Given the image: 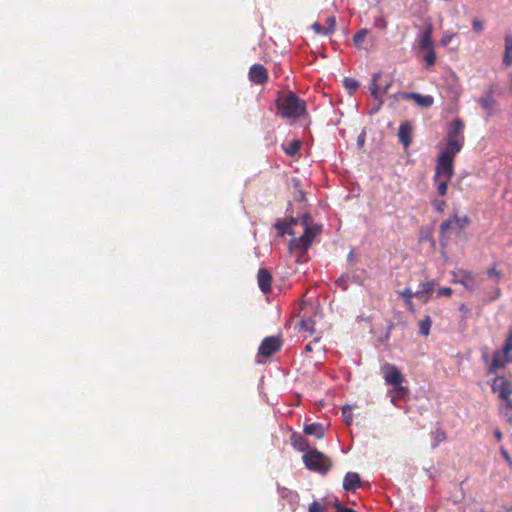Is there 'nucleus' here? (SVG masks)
I'll return each mask as SVG.
<instances>
[{
  "mask_svg": "<svg viewBox=\"0 0 512 512\" xmlns=\"http://www.w3.org/2000/svg\"><path fill=\"white\" fill-rule=\"evenodd\" d=\"M503 63L506 66L512 65V34H507L505 36V52Z\"/></svg>",
  "mask_w": 512,
  "mask_h": 512,
  "instance_id": "aec40b11",
  "label": "nucleus"
},
{
  "mask_svg": "<svg viewBox=\"0 0 512 512\" xmlns=\"http://www.w3.org/2000/svg\"><path fill=\"white\" fill-rule=\"evenodd\" d=\"M461 149V140L447 139L445 150L437 158L433 179L437 184V191L440 196H444L447 193L448 182L454 175V158Z\"/></svg>",
  "mask_w": 512,
  "mask_h": 512,
  "instance_id": "f257e3e1",
  "label": "nucleus"
},
{
  "mask_svg": "<svg viewBox=\"0 0 512 512\" xmlns=\"http://www.w3.org/2000/svg\"><path fill=\"white\" fill-rule=\"evenodd\" d=\"M501 295H502L501 289L498 286H496V287L493 288V290H492L488 300L489 301L497 300L498 298L501 297Z\"/></svg>",
  "mask_w": 512,
  "mask_h": 512,
  "instance_id": "e433bc0d",
  "label": "nucleus"
},
{
  "mask_svg": "<svg viewBox=\"0 0 512 512\" xmlns=\"http://www.w3.org/2000/svg\"><path fill=\"white\" fill-rule=\"evenodd\" d=\"M392 326H393L392 324H390V325L388 326V331H387V333H386V335H385V339H388V338H389V335H390V329H391V327H392Z\"/></svg>",
  "mask_w": 512,
  "mask_h": 512,
  "instance_id": "4d7b16f0",
  "label": "nucleus"
},
{
  "mask_svg": "<svg viewBox=\"0 0 512 512\" xmlns=\"http://www.w3.org/2000/svg\"><path fill=\"white\" fill-rule=\"evenodd\" d=\"M494 435L498 441L502 439V433L499 430L495 431Z\"/></svg>",
  "mask_w": 512,
  "mask_h": 512,
  "instance_id": "864d4df0",
  "label": "nucleus"
},
{
  "mask_svg": "<svg viewBox=\"0 0 512 512\" xmlns=\"http://www.w3.org/2000/svg\"><path fill=\"white\" fill-rule=\"evenodd\" d=\"M277 110L283 118H298L306 111V105L294 93L289 92L277 99Z\"/></svg>",
  "mask_w": 512,
  "mask_h": 512,
  "instance_id": "7ed1b4c3",
  "label": "nucleus"
},
{
  "mask_svg": "<svg viewBox=\"0 0 512 512\" xmlns=\"http://www.w3.org/2000/svg\"><path fill=\"white\" fill-rule=\"evenodd\" d=\"M469 223V219L467 217H464L463 219H461L460 221V225H457L459 227V229H463L465 227V224H468Z\"/></svg>",
  "mask_w": 512,
  "mask_h": 512,
  "instance_id": "49530a36",
  "label": "nucleus"
},
{
  "mask_svg": "<svg viewBox=\"0 0 512 512\" xmlns=\"http://www.w3.org/2000/svg\"><path fill=\"white\" fill-rule=\"evenodd\" d=\"M434 287H435L434 281L424 282L421 284V290L415 292V295H419V296L428 295L429 293H431L433 291Z\"/></svg>",
  "mask_w": 512,
  "mask_h": 512,
  "instance_id": "c85d7f7f",
  "label": "nucleus"
},
{
  "mask_svg": "<svg viewBox=\"0 0 512 512\" xmlns=\"http://www.w3.org/2000/svg\"><path fill=\"white\" fill-rule=\"evenodd\" d=\"M302 459L307 469L320 472V452L317 449L306 451Z\"/></svg>",
  "mask_w": 512,
  "mask_h": 512,
  "instance_id": "9d476101",
  "label": "nucleus"
},
{
  "mask_svg": "<svg viewBox=\"0 0 512 512\" xmlns=\"http://www.w3.org/2000/svg\"><path fill=\"white\" fill-rule=\"evenodd\" d=\"M446 438L445 432L441 429H436L434 432H432V444L431 447L435 448L437 447L441 442H443Z\"/></svg>",
  "mask_w": 512,
  "mask_h": 512,
  "instance_id": "a878e982",
  "label": "nucleus"
},
{
  "mask_svg": "<svg viewBox=\"0 0 512 512\" xmlns=\"http://www.w3.org/2000/svg\"><path fill=\"white\" fill-rule=\"evenodd\" d=\"M290 442L293 448L299 452L306 453V451L311 450L307 439L300 433L293 432L290 436Z\"/></svg>",
  "mask_w": 512,
  "mask_h": 512,
  "instance_id": "4468645a",
  "label": "nucleus"
},
{
  "mask_svg": "<svg viewBox=\"0 0 512 512\" xmlns=\"http://www.w3.org/2000/svg\"><path fill=\"white\" fill-rule=\"evenodd\" d=\"M487 277L498 284L504 278V272L497 263H493L486 270Z\"/></svg>",
  "mask_w": 512,
  "mask_h": 512,
  "instance_id": "6ab92c4d",
  "label": "nucleus"
},
{
  "mask_svg": "<svg viewBox=\"0 0 512 512\" xmlns=\"http://www.w3.org/2000/svg\"><path fill=\"white\" fill-rule=\"evenodd\" d=\"M336 25V18L330 16L326 19V27H322V34H328L334 31Z\"/></svg>",
  "mask_w": 512,
  "mask_h": 512,
  "instance_id": "7c9ffc66",
  "label": "nucleus"
},
{
  "mask_svg": "<svg viewBox=\"0 0 512 512\" xmlns=\"http://www.w3.org/2000/svg\"><path fill=\"white\" fill-rule=\"evenodd\" d=\"M398 137L404 147H408L412 142V126L409 123L401 124L398 130Z\"/></svg>",
  "mask_w": 512,
  "mask_h": 512,
  "instance_id": "f3484780",
  "label": "nucleus"
},
{
  "mask_svg": "<svg viewBox=\"0 0 512 512\" xmlns=\"http://www.w3.org/2000/svg\"><path fill=\"white\" fill-rule=\"evenodd\" d=\"M391 84H392L391 82L387 83V84L384 86V88H383V92H387V91H388V89L390 88Z\"/></svg>",
  "mask_w": 512,
  "mask_h": 512,
  "instance_id": "6e6d98bb",
  "label": "nucleus"
},
{
  "mask_svg": "<svg viewBox=\"0 0 512 512\" xmlns=\"http://www.w3.org/2000/svg\"><path fill=\"white\" fill-rule=\"evenodd\" d=\"M249 80L257 85H263L268 80V71L262 64H254L248 72Z\"/></svg>",
  "mask_w": 512,
  "mask_h": 512,
  "instance_id": "0eeeda50",
  "label": "nucleus"
},
{
  "mask_svg": "<svg viewBox=\"0 0 512 512\" xmlns=\"http://www.w3.org/2000/svg\"><path fill=\"white\" fill-rule=\"evenodd\" d=\"M512 351V331L509 332V336L506 339L505 345L503 347V354L506 362H512V356H509Z\"/></svg>",
  "mask_w": 512,
  "mask_h": 512,
  "instance_id": "bb28decb",
  "label": "nucleus"
},
{
  "mask_svg": "<svg viewBox=\"0 0 512 512\" xmlns=\"http://www.w3.org/2000/svg\"><path fill=\"white\" fill-rule=\"evenodd\" d=\"M505 367V362L501 360V355L499 352H496L493 356V359H492V362L489 366V370H488V373L489 374H494L496 373L499 369L501 368H504Z\"/></svg>",
  "mask_w": 512,
  "mask_h": 512,
  "instance_id": "412c9836",
  "label": "nucleus"
},
{
  "mask_svg": "<svg viewBox=\"0 0 512 512\" xmlns=\"http://www.w3.org/2000/svg\"><path fill=\"white\" fill-rule=\"evenodd\" d=\"M343 417L345 419V422L347 425H350L352 422V414H351V407L350 406H344L342 408Z\"/></svg>",
  "mask_w": 512,
  "mask_h": 512,
  "instance_id": "f704fd0d",
  "label": "nucleus"
},
{
  "mask_svg": "<svg viewBox=\"0 0 512 512\" xmlns=\"http://www.w3.org/2000/svg\"><path fill=\"white\" fill-rule=\"evenodd\" d=\"M304 304L305 306L302 309L303 315L298 323V330L299 332H305L311 335L313 332H315L316 320L308 315L309 307L306 301Z\"/></svg>",
  "mask_w": 512,
  "mask_h": 512,
  "instance_id": "1a4fd4ad",
  "label": "nucleus"
},
{
  "mask_svg": "<svg viewBox=\"0 0 512 512\" xmlns=\"http://www.w3.org/2000/svg\"><path fill=\"white\" fill-rule=\"evenodd\" d=\"M361 485L360 476L355 472H348L343 481V488L346 491H355Z\"/></svg>",
  "mask_w": 512,
  "mask_h": 512,
  "instance_id": "2eb2a0df",
  "label": "nucleus"
},
{
  "mask_svg": "<svg viewBox=\"0 0 512 512\" xmlns=\"http://www.w3.org/2000/svg\"><path fill=\"white\" fill-rule=\"evenodd\" d=\"M312 28L315 30L316 33H320V22H314Z\"/></svg>",
  "mask_w": 512,
  "mask_h": 512,
  "instance_id": "09e8293b",
  "label": "nucleus"
},
{
  "mask_svg": "<svg viewBox=\"0 0 512 512\" xmlns=\"http://www.w3.org/2000/svg\"><path fill=\"white\" fill-rule=\"evenodd\" d=\"M509 77H510V80H511L510 91L512 92V74H510Z\"/></svg>",
  "mask_w": 512,
  "mask_h": 512,
  "instance_id": "bf43d9fd",
  "label": "nucleus"
},
{
  "mask_svg": "<svg viewBox=\"0 0 512 512\" xmlns=\"http://www.w3.org/2000/svg\"><path fill=\"white\" fill-rule=\"evenodd\" d=\"M419 297L422 299V301L424 303H426L428 301V299H429V297L427 295H423V296H419Z\"/></svg>",
  "mask_w": 512,
  "mask_h": 512,
  "instance_id": "13d9d810",
  "label": "nucleus"
},
{
  "mask_svg": "<svg viewBox=\"0 0 512 512\" xmlns=\"http://www.w3.org/2000/svg\"><path fill=\"white\" fill-rule=\"evenodd\" d=\"M472 25L476 32H480L483 29L482 22L479 19H474Z\"/></svg>",
  "mask_w": 512,
  "mask_h": 512,
  "instance_id": "ea45409f",
  "label": "nucleus"
},
{
  "mask_svg": "<svg viewBox=\"0 0 512 512\" xmlns=\"http://www.w3.org/2000/svg\"><path fill=\"white\" fill-rule=\"evenodd\" d=\"M305 435H314L316 438H320V424L312 423L304 426Z\"/></svg>",
  "mask_w": 512,
  "mask_h": 512,
  "instance_id": "393cba45",
  "label": "nucleus"
},
{
  "mask_svg": "<svg viewBox=\"0 0 512 512\" xmlns=\"http://www.w3.org/2000/svg\"><path fill=\"white\" fill-rule=\"evenodd\" d=\"M301 143L299 140H293L287 146H283L285 153L289 156H294L298 153Z\"/></svg>",
  "mask_w": 512,
  "mask_h": 512,
  "instance_id": "b1692460",
  "label": "nucleus"
},
{
  "mask_svg": "<svg viewBox=\"0 0 512 512\" xmlns=\"http://www.w3.org/2000/svg\"><path fill=\"white\" fill-rule=\"evenodd\" d=\"M426 51H427V53L424 56V61L426 62L427 66L431 67L435 64L436 53L433 48H430Z\"/></svg>",
  "mask_w": 512,
  "mask_h": 512,
  "instance_id": "473e14b6",
  "label": "nucleus"
},
{
  "mask_svg": "<svg viewBox=\"0 0 512 512\" xmlns=\"http://www.w3.org/2000/svg\"><path fill=\"white\" fill-rule=\"evenodd\" d=\"M414 101L419 105L420 107H430L433 104V98L431 96H423L419 93L415 94Z\"/></svg>",
  "mask_w": 512,
  "mask_h": 512,
  "instance_id": "5701e85b",
  "label": "nucleus"
},
{
  "mask_svg": "<svg viewBox=\"0 0 512 512\" xmlns=\"http://www.w3.org/2000/svg\"><path fill=\"white\" fill-rule=\"evenodd\" d=\"M312 350H313L312 343H308V344L305 346V352H306V353H309V352H312Z\"/></svg>",
  "mask_w": 512,
  "mask_h": 512,
  "instance_id": "603ef678",
  "label": "nucleus"
},
{
  "mask_svg": "<svg viewBox=\"0 0 512 512\" xmlns=\"http://www.w3.org/2000/svg\"><path fill=\"white\" fill-rule=\"evenodd\" d=\"M366 35H367L366 30H360L359 32H357L353 37L354 44L357 47H361Z\"/></svg>",
  "mask_w": 512,
  "mask_h": 512,
  "instance_id": "72a5a7b5",
  "label": "nucleus"
},
{
  "mask_svg": "<svg viewBox=\"0 0 512 512\" xmlns=\"http://www.w3.org/2000/svg\"><path fill=\"white\" fill-rule=\"evenodd\" d=\"M381 372L385 383L393 387L392 392L394 393V396H392V400L395 398H404L409 390L407 387L402 385L405 378L401 371L395 365L386 363L381 367Z\"/></svg>",
  "mask_w": 512,
  "mask_h": 512,
  "instance_id": "20e7f679",
  "label": "nucleus"
},
{
  "mask_svg": "<svg viewBox=\"0 0 512 512\" xmlns=\"http://www.w3.org/2000/svg\"><path fill=\"white\" fill-rule=\"evenodd\" d=\"M455 36V34H445L440 40V44L443 46H446L450 43L452 38Z\"/></svg>",
  "mask_w": 512,
  "mask_h": 512,
  "instance_id": "58836bf2",
  "label": "nucleus"
},
{
  "mask_svg": "<svg viewBox=\"0 0 512 512\" xmlns=\"http://www.w3.org/2000/svg\"><path fill=\"white\" fill-rule=\"evenodd\" d=\"M451 295H452V289L449 287H444V288H440L439 290H437L438 297H441V296L450 297Z\"/></svg>",
  "mask_w": 512,
  "mask_h": 512,
  "instance_id": "4c0bfd02",
  "label": "nucleus"
},
{
  "mask_svg": "<svg viewBox=\"0 0 512 512\" xmlns=\"http://www.w3.org/2000/svg\"><path fill=\"white\" fill-rule=\"evenodd\" d=\"M309 512H320V504L317 501H313L310 505Z\"/></svg>",
  "mask_w": 512,
  "mask_h": 512,
  "instance_id": "79ce46f5",
  "label": "nucleus"
},
{
  "mask_svg": "<svg viewBox=\"0 0 512 512\" xmlns=\"http://www.w3.org/2000/svg\"><path fill=\"white\" fill-rule=\"evenodd\" d=\"M505 416L507 417L508 422L512 424V412L509 410H505Z\"/></svg>",
  "mask_w": 512,
  "mask_h": 512,
  "instance_id": "3c124183",
  "label": "nucleus"
},
{
  "mask_svg": "<svg viewBox=\"0 0 512 512\" xmlns=\"http://www.w3.org/2000/svg\"><path fill=\"white\" fill-rule=\"evenodd\" d=\"M343 83L350 94L354 93L359 87V82L353 78H345Z\"/></svg>",
  "mask_w": 512,
  "mask_h": 512,
  "instance_id": "c756f323",
  "label": "nucleus"
},
{
  "mask_svg": "<svg viewBox=\"0 0 512 512\" xmlns=\"http://www.w3.org/2000/svg\"><path fill=\"white\" fill-rule=\"evenodd\" d=\"M454 276L453 282L460 283L465 289L474 291L476 288V279L474 274L468 270H459L458 272H452Z\"/></svg>",
  "mask_w": 512,
  "mask_h": 512,
  "instance_id": "423d86ee",
  "label": "nucleus"
},
{
  "mask_svg": "<svg viewBox=\"0 0 512 512\" xmlns=\"http://www.w3.org/2000/svg\"><path fill=\"white\" fill-rule=\"evenodd\" d=\"M492 390L498 393L501 399L507 400L512 394V382L507 381L504 377H496L492 385Z\"/></svg>",
  "mask_w": 512,
  "mask_h": 512,
  "instance_id": "6e6552de",
  "label": "nucleus"
},
{
  "mask_svg": "<svg viewBox=\"0 0 512 512\" xmlns=\"http://www.w3.org/2000/svg\"><path fill=\"white\" fill-rule=\"evenodd\" d=\"M431 324H432V321H431L430 317L426 316L425 319L420 321V323H419L420 333L427 337L430 334Z\"/></svg>",
  "mask_w": 512,
  "mask_h": 512,
  "instance_id": "cd10ccee",
  "label": "nucleus"
},
{
  "mask_svg": "<svg viewBox=\"0 0 512 512\" xmlns=\"http://www.w3.org/2000/svg\"><path fill=\"white\" fill-rule=\"evenodd\" d=\"M415 94L416 92H411V93H401L400 94V97L403 99V100H408V99H412L414 100V97H415Z\"/></svg>",
  "mask_w": 512,
  "mask_h": 512,
  "instance_id": "37998d69",
  "label": "nucleus"
},
{
  "mask_svg": "<svg viewBox=\"0 0 512 512\" xmlns=\"http://www.w3.org/2000/svg\"><path fill=\"white\" fill-rule=\"evenodd\" d=\"M283 345L281 336H269L265 337L258 349V354L264 357H270L278 352Z\"/></svg>",
  "mask_w": 512,
  "mask_h": 512,
  "instance_id": "39448f33",
  "label": "nucleus"
},
{
  "mask_svg": "<svg viewBox=\"0 0 512 512\" xmlns=\"http://www.w3.org/2000/svg\"><path fill=\"white\" fill-rule=\"evenodd\" d=\"M272 274L267 268H260L257 273V283L259 289L264 293L268 294L271 292Z\"/></svg>",
  "mask_w": 512,
  "mask_h": 512,
  "instance_id": "9b49d317",
  "label": "nucleus"
},
{
  "mask_svg": "<svg viewBox=\"0 0 512 512\" xmlns=\"http://www.w3.org/2000/svg\"><path fill=\"white\" fill-rule=\"evenodd\" d=\"M432 33H433V27L430 23H427L425 25V29L421 35L420 41H419V47L421 50H428L432 47Z\"/></svg>",
  "mask_w": 512,
  "mask_h": 512,
  "instance_id": "dca6fc26",
  "label": "nucleus"
},
{
  "mask_svg": "<svg viewBox=\"0 0 512 512\" xmlns=\"http://www.w3.org/2000/svg\"><path fill=\"white\" fill-rule=\"evenodd\" d=\"M300 226L303 230V233L299 237H293L289 242V250L290 251H306L312 243L314 238V234L309 227H307L305 222H299L297 219L291 218L289 221L287 220H278L275 223V228L278 230L279 234H289L295 235L297 232L294 227Z\"/></svg>",
  "mask_w": 512,
  "mask_h": 512,
  "instance_id": "f03ea898",
  "label": "nucleus"
},
{
  "mask_svg": "<svg viewBox=\"0 0 512 512\" xmlns=\"http://www.w3.org/2000/svg\"><path fill=\"white\" fill-rule=\"evenodd\" d=\"M464 127V124L462 122V120L460 119H456L454 120L451 125H450V128L448 130V133H447V139H456V140H461L463 141V137L461 136V131Z\"/></svg>",
  "mask_w": 512,
  "mask_h": 512,
  "instance_id": "a211bd4d",
  "label": "nucleus"
},
{
  "mask_svg": "<svg viewBox=\"0 0 512 512\" xmlns=\"http://www.w3.org/2000/svg\"><path fill=\"white\" fill-rule=\"evenodd\" d=\"M500 452H501L502 456L505 458V460L509 463V465H512V460H511L508 452L504 448H501Z\"/></svg>",
  "mask_w": 512,
  "mask_h": 512,
  "instance_id": "c03bdc74",
  "label": "nucleus"
},
{
  "mask_svg": "<svg viewBox=\"0 0 512 512\" xmlns=\"http://www.w3.org/2000/svg\"><path fill=\"white\" fill-rule=\"evenodd\" d=\"M444 206H445L444 201H438L436 204V209L442 213L444 211Z\"/></svg>",
  "mask_w": 512,
  "mask_h": 512,
  "instance_id": "a18cd8bd",
  "label": "nucleus"
},
{
  "mask_svg": "<svg viewBox=\"0 0 512 512\" xmlns=\"http://www.w3.org/2000/svg\"><path fill=\"white\" fill-rule=\"evenodd\" d=\"M322 474L327 472L332 467V461L327 458L324 454H322Z\"/></svg>",
  "mask_w": 512,
  "mask_h": 512,
  "instance_id": "c9c22d12",
  "label": "nucleus"
},
{
  "mask_svg": "<svg viewBox=\"0 0 512 512\" xmlns=\"http://www.w3.org/2000/svg\"><path fill=\"white\" fill-rule=\"evenodd\" d=\"M364 139H365V133L362 132L359 137H358V140H357V143L359 146H362L364 144Z\"/></svg>",
  "mask_w": 512,
  "mask_h": 512,
  "instance_id": "de8ad7c7",
  "label": "nucleus"
},
{
  "mask_svg": "<svg viewBox=\"0 0 512 512\" xmlns=\"http://www.w3.org/2000/svg\"><path fill=\"white\" fill-rule=\"evenodd\" d=\"M459 309L464 313H467L469 311V309L464 304H462Z\"/></svg>",
  "mask_w": 512,
  "mask_h": 512,
  "instance_id": "5fc2aeb1",
  "label": "nucleus"
},
{
  "mask_svg": "<svg viewBox=\"0 0 512 512\" xmlns=\"http://www.w3.org/2000/svg\"><path fill=\"white\" fill-rule=\"evenodd\" d=\"M335 508H336L335 512H356L355 510H353L351 508H348V507H345V506H343L341 504H336Z\"/></svg>",
  "mask_w": 512,
  "mask_h": 512,
  "instance_id": "a19ab883",
  "label": "nucleus"
},
{
  "mask_svg": "<svg viewBox=\"0 0 512 512\" xmlns=\"http://www.w3.org/2000/svg\"><path fill=\"white\" fill-rule=\"evenodd\" d=\"M505 401H506V410H509L512 412V401L509 399V397Z\"/></svg>",
  "mask_w": 512,
  "mask_h": 512,
  "instance_id": "8fccbe9b",
  "label": "nucleus"
},
{
  "mask_svg": "<svg viewBox=\"0 0 512 512\" xmlns=\"http://www.w3.org/2000/svg\"><path fill=\"white\" fill-rule=\"evenodd\" d=\"M380 77L379 73H376L372 77V83H371V95L373 98L378 99L379 98V87L377 85V80Z\"/></svg>",
  "mask_w": 512,
  "mask_h": 512,
  "instance_id": "2f4dec72",
  "label": "nucleus"
},
{
  "mask_svg": "<svg viewBox=\"0 0 512 512\" xmlns=\"http://www.w3.org/2000/svg\"><path fill=\"white\" fill-rule=\"evenodd\" d=\"M401 296L404 298L405 300V303L408 307V309L411 311V312H414L415 311V308H414V305L412 303V298L415 297V292H412L411 289L409 288H405L402 292H401Z\"/></svg>",
  "mask_w": 512,
  "mask_h": 512,
  "instance_id": "4be33fe9",
  "label": "nucleus"
},
{
  "mask_svg": "<svg viewBox=\"0 0 512 512\" xmlns=\"http://www.w3.org/2000/svg\"><path fill=\"white\" fill-rule=\"evenodd\" d=\"M460 221H461V219L458 218L457 216H455L453 219H448L440 225V243L442 246V250H444V248L448 244V236H447L448 231L453 227L454 224L460 225ZM443 253H444V251H442V254Z\"/></svg>",
  "mask_w": 512,
  "mask_h": 512,
  "instance_id": "f8f14e48",
  "label": "nucleus"
},
{
  "mask_svg": "<svg viewBox=\"0 0 512 512\" xmlns=\"http://www.w3.org/2000/svg\"><path fill=\"white\" fill-rule=\"evenodd\" d=\"M494 86H491L485 96L479 98L478 102L483 109L487 111L488 116L493 114V108L497 105V101L494 98Z\"/></svg>",
  "mask_w": 512,
  "mask_h": 512,
  "instance_id": "ddd939ff",
  "label": "nucleus"
}]
</instances>
